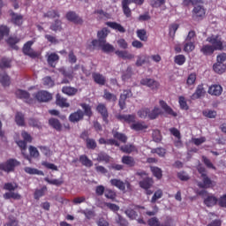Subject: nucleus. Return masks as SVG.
<instances>
[{
  "instance_id": "obj_7",
  "label": "nucleus",
  "mask_w": 226,
  "mask_h": 226,
  "mask_svg": "<svg viewBox=\"0 0 226 226\" xmlns=\"http://www.w3.org/2000/svg\"><path fill=\"white\" fill-rule=\"evenodd\" d=\"M192 13L193 20H202L206 17V9L202 5H196Z\"/></svg>"
},
{
  "instance_id": "obj_13",
  "label": "nucleus",
  "mask_w": 226,
  "mask_h": 226,
  "mask_svg": "<svg viewBox=\"0 0 226 226\" xmlns=\"http://www.w3.org/2000/svg\"><path fill=\"white\" fill-rule=\"evenodd\" d=\"M207 93L211 94V96H221L222 93H223V87L220 85H211L208 87Z\"/></svg>"
},
{
  "instance_id": "obj_2",
  "label": "nucleus",
  "mask_w": 226,
  "mask_h": 226,
  "mask_svg": "<svg viewBox=\"0 0 226 226\" xmlns=\"http://www.w3.org/2000/svg\"><path fill=\"white\" fill-rule=\"evenodd\" d=\"M17 188H19L17 184L5 183L4 185V190H6L8 192L4 194V199H5V200L10 199H13L14 200H20V199H22V195H20L19 192H14Z\"/></svg>"
},
{
  "instance_id": "obj_38",
  "label": "nucleus",
  "mask_w": 226,
  "mask_h": 226,
  "mask_svg": "<svg viewBox=\"0 0 226 226\" xmlns=\"http://www.w3.org/2000/svg\"><path fill=\"white\" fill-rule=\"evenodd\" d=\"M150 170L153 176L156 177V179H162V177H163V171L162 170V169L156 166H151Z\"/></svg>"
},
{
  "instance_id": "obj_9",
  "label": "nucleus",
  "mask_w": 226,
  "mask_h": 226,
  "mask_svg": "<svg viewBox=\"0 0 226 226\" xmlns=\"http://www.w3.org/2000/svg\"><path fill=\"white\" fill-rule=\"evenodd\" d=\"M139 209H145V207L140 206H135L133 208L128 207L124 211V214L128 218H130V220H137V218L139 217V214H137V211H139Z\"/></svg>"
},
{
  "instance_id": "obj_36",
  "label": "nucleus",
  "mask_w": 226,
  "mask_h": 226,
  "mask_svg": "<svg viewBox=\"0 0 226 226\" xmlns=\"http://www.w3.org/2000/svg\"><path fill=\"white\" fill-rule=\"evenodd\" d=\"M116 56L118 57H121L122 59H133L135 57L132 54H130L126 50H116L115 51Z\"/></svg>"
},
{
  "instance_id": "obj_17",
  "label": "nucleus",
  "mask_w": 226,
  "mask_h": 226,
  "mask_svg": "<svg viewBox=\"0 0 226 226\" xmlns=\"http://www.w3.org/2000/svg\"><path fill=\"white\" fill-rule=\"evenodd\" d=\"M159 105L162 107V109H164L166 114H169L170 116H173V117H177V113H176L174 109H172V108H170V106H169V104H167L165 101L161 100L159 102Z\"/></svg>"
},
{
  "instance_id": "obj_54",
  "label": "nucleus",
  "mask_w": 226,
  "mask_h": 226,
  "mask_svg": "<svg viewBox=\"0 0 226 226\" xmlns=\"http://www.w3.org/2000/svg\"><path fill=\"white\" fill-rule=\"evenodd\" d=\"M11 22L16 26H20L22 24V15H17L15 12L11 13Z\"/></svg>"
},
{
  "instance_id": "obj_42",
  "label": "nucleus",
  "mask_w": 226,
  "mask_h": 226,
  "mask_svg": "<svg viewBox=\"0 0 226 226\" xmlns=\"http://www.w3.org/2000/svg\"><path fill=\"white\" fill-rule=\"evenodd\" d=\"M44 19H59L61 15L59 14V11L56 10H50L48 11L43 14Z\"/></svg>"
},
{
  "instance_id": "obj_51",
  "label": "nucleus",
  "mask_w": 226,
  "mask_h": 226,
  "mask_svg": "<svg viewBox=\"0 0 226 226\" xmlns=\"http://www.w3.org/2000/svg\"><path fill=\"white\" fill-rule=\"evenodd\" d=\"M152 154H158V156H161V158H163L165 154H167V150L163 147H156L151 149Z\"/></svg>"
},
{
  "instance_id": "obj_60",
  "label": "nucleus",
  "mask_w": 226,
  "mask_h": 226,
  "mask_svg": "<svg viewBox=\"0 0 226 226\" xmlns=\"http://www.w3.org/2000/svg\"><path fill=\"white\" fill-rule=\"evenodd\" d=\"M178 103L182 110H188V109H190V107H188V102H186V99L185 98V96H179Z\"/></svg>"
},
{
  "instance_id": "obj_48",
  "label": "nucleus",
  "mask_w": 226,
  "mask_h": 226,
  "mask_svg": "<svg viewBox=\"0 0 226 226\" xmlns=\"http://www.w3.org/2000/svg\"><path fill=\"white\" fill-rule=\"evenodd\" d=\"M97 162H105V163H109L110 155H108L105 152H101L97 155Z\"/></svg>"
},
{
  "instance_id": "obj_15",
  "label": "nucleus",
  "mask_w": 226,
  "mask_h": 226,
  "mask_svg": "<svg viewBox=\"0 0 226 226\" xmlns=\"http://www.w3.org/2000/svg\"><path fill=\"white\" fill-rule=\"evenodd\" d=\"M153 185H154V180H153V177H147L139 182V185L143 190H149V188H151Z\"/></svg>"
},
{
  "instance_id": "obj_6",
  "label": "nucleus",
  "mask_w": 226,
  "mask_h": 226,
  "mask_svg": "<svg viewBox=\"0 0 226 226\" xmlns=\"http://www.w3.org/2000/svg\"><path fill=\"white\" fill-rule=\"evenodd\" d=\"M33 45H34V41H26L22 48V52L25 56H28L29 57H38V53L32 49Z\"/></svg>"
},
{
  "instance_id": "obj_24",
  "label": "nucleus",
  "mask_w": 226,
  "mask_h": 226,
  "mask_svg": "<svg viewBox=\"0 0 226 226\" xmlns=\"http://www.w3.org/2000/svg\"><path fill=\"white\" fill-rule=\"evenodd\" d=\"M117 119H118V121H122L124 123H128L129 124L131 123H135V115H117L116 116Z\"/></svg>"
},
{
  "instance_id": "obj_30",
  "label": "nucleus",
  "mask_w": 226,
  "mask_h": 226,
  "mask_svg": "<svg viewBox=\"0 0 226 226\" xmlns=\"http://www.w3.org/2000/svg\"><path fill=\"white\" fill-rule=\"evenodd\" d=\"M215 48L209 44H205L200 49V52H202L203 56H213V54H215Z\"/></svg>"
},
{
  "instance_id": "obj_28",
  "label": "nucleus",
  "mask_w": 226,
  "mask_h": 226,
  "mask_svg": "<svg viewBox=\"0 0 226 226\" xmlns=\"http://www.w3.org/2000/svg\"><path fill=\"white\" fill-rule=\"evenodd\" d=\"M106 25L108 27L115 29V31H118L119 33H126V29H124V27L119 23L109 21Z\"/></svg>"
},
{
  "instance_id": "obj_55",
  "label": "nucleus",
  "mask_w": 226,
  "mask_h": 226,
  "mask_svg": "<svg viewBox=\"0 0 226 226\" xmlns=\"http://www.w3.org/2000/svg\"><path fill=\"white\" fill-rule=\"evenodd\" d=\"M4 36H10V27L7 26H0V40H3Z\"/></svg>"
},
{
  "instance_id": "obj_11",
  "label": "nucleus",
  "mask_w": 226,
  "mask_h": 226,
  "mask_svg": "<svg viewBox=\"0 0 226 226\" xmlns=\"http://www.w3.org/2000/svg\"><path fill=\"white\" fill-rule=\"evenodd\" d=\"M66 19L69 20V22H73L74 24H79L82 25L84 24V20L82 18L79 17L77 13L73 11H70L66 13Z\"/></svg>"
},
{
  "instance_id": "obj_32",
  "label": "nucleus",
  "mask_w": 226,
  "mask_h": 226,
  "mask_svg": "<svg viewBox=\"0 0 226 226\" xmlns=\"http://www.w3.org/2000/svg\"><path fill=\"white\" fill-rule=\"evenodd\" d=\"M120 151L122 153H125L126 154H132V153H135L137 151V147L134 145H124L120 147Z\"/></svg>"
},
{
  "instance_id": "obj_10",
  "label": "nucleus",
  "mask_w": 226,
  "mask_h": 226,
  "mask_svg": "<svg viewBox=\"0 0 226 226\" xmlns=\"http://www.w3.org/2000/svg\"><path fill=\"white\" fill-rule=\"evenodd\" d=\"M140 85L147 86V87H150L152 90L158 89V87H160V83H158V81L149 78L142 79L140 80Z\"/></svg>"
},
{
  "instance_id": "obj_27",
  "label": "nucleus",
  "mask_w": 226,
  "mask_h": 226,
  "mask_svg": "<svg viewBox=\"0 0 226 226\" xmlns=\"http://www.w3.org/2000/svg\"><path fill=\"white\" fill-rule=\"evenodd\" d=\"M147 128L146 122H134L131 125V130H134V132H142V130H147Z\"/></svg>"
},
{
  "instance_id": "obj_19",
  "label": "nucleus",
  "mask_w": 226,
  "mask_h": 226,
  "mask_svg": "<svg viewBox=\"0 0 226 226\" xmlns=\"http://www.w3.org/2000/svg\"><path fill=\"white\" fill-rule=\"evenodd\" d=\"M56 103L58 107H60L61 109L70 108V104L68 103V100L66 98L61 96V94H56Z\"/></svg>"
},
{
  "instance_id": "obj_31",
  "label": "nucleus",
  "mask_w": 226,
  "mask_h": 226,
  "mask_svg": "<svg viewBox=\"0 0 226 226\" xmlns=\"http://www.w3.org/2000/svg\"><path fill=\"white\" fill-rule=\"evenodd\" d=\"M0 83L4 87L10 86V76L4 71L0 72Z\"/></svg>"
},
{
  "instance_id": "obj_23",
  "label": "nucleus",
  "mask_w": 226,
  "mask_h": 226,
  "mask_svg": "<svg viewBox=\"0 0 226 226\" xmlns=\"http://www.w3.org/2000/svg\"><path fill=\"white\" fill-rule=\"evenodd\" d=\"M204 204L207 207H213V206L218 204V198L215 195H207V198L204 199Z\"/></svg>"
},
{
  "instance_id": "obj_37",
  "label": "nucleus",
  "mask_w": 226,
  "mask_h": 226,
  "mask_svg": "<svg viewBox=\"0 0 226 226\" xmlns=\"http://www.w3.org/2000/svg\"><path fill=\"white\" fill-rule=\"evenodd\" d=\"M112 135L114 139H117V140H119L120 142H123V144H126L128 141V137H126V134L119 132H113Z\"/></svg>"
},
{
  "instance_id": "obj_59",
  "label": "nucleus",
  "mask_w": 226,
  "mask_h": 226,
  "mask_svg": "<svg viewBox=\"0 0 226 226\" xmlns=\"http://www.w3.org/2000/svg\"><path fill=\"white\" fill-rule=\"evenodd\" d=\"M179 29V24L177 23H173L169 27V33H170V36H171L172 38H174V36H176V33L177 31Z\"/></svg>"
},
{
  "instance_id": "obj_57",
  "label": "nucleus",
  "mask_w": 226,
  "mask_h": 226,
  "mask_svg": "<svg viewBox=\"0 0 226 226\" xmlns=\"http://www.w3.org/2000/svg\"><path fill=\"white\" fill-rule=\"evenodd\" d=\"M201 160L207 169L216 170V167L213 164V162H211V160H209V158H207L206 155H202Z\"/></svg>"
},
{
  "instance_id": "obj_21",
  "label": "nucleus",
  "mask_w": 226,
  "mask_h": 226,
  "mask_svg": "<svg viewBox=\"0 0 226 226\" xmlns=\"http://www.w3.org/2000/svg\"><path fill=\"white\" fill-rule=\"evenodd\" d=\"M111 186H115L116 188H118L121 192H124L126 190V184L123 182L121 179L113 178L109 181Z\"/></svg>"
},
{
  "instance_id": "obj_49",
  "label": "nucleus",
  "mask_w": 226,
  "mask_h": 226,
  "mask_svg": "<svg viewBox=\"0 0 226 226\" xmlns=\"http://www.w3.org/2000/svg\"><path fill=\"white\" fill-rule=\"evenodd\" d=\"M17 98H19L20 100H29L30 98V94H28L27 91H24V90H17L15 93Z\"/></svg>"
},
{
  "instance_id": "obj_43",
  "label": "nucleus",
  "mask_w": 226,
  "mask_h": 226,
  "mask_svg": "<svg viewBox=\"0 0 226 226\" xmlns=\"http://www.w3.org/2000/svg\"><path fill=\"white\" fill-rule=\"evenodd\" d=\"M20 41V39L17 37H9L7 39V43L10 45L11 49H14V50H19V46H17V43Z\"/></svg>"
},
{
  "instance_id": "obj_52",
  "label": "nucleus",
  "mask_w": 226,
  "mask_h": 226,
  "mask_svg": "<svg viewBox=\"0 0 226 226\" xmlns=\"http://www.w3.org/2000/svg\"><path fill=\"white\" fill-rule=\"evenodd\" d=\"M58 72L65 78L69 79V80H73V72L66 71L64 68L58 69Z\"/></svg>"
},
{
  "instance_id": "obj_33",
  "label": "nucleus",
  "mask_w": 226,
  "mask_h": 226,
  "mask_svg": "<svg viewBox=\"0 0 226 226\" xmlns=\"http://www.w3.org/2000/svg\"><path fill=\"white\" fill-rule=\"evenodd\" d=\"M193 50H195V41H185L184 42V52L190 54V52H193Z\"/></svg>"
},
{
  "instance_id": "obj_56",
  "label": "nucleus",
  "mask_w": 226,
  "mask_h": 226,
  "mask_svg": "<svg viewBox=\"0 0 226 226\" xmlns=\"http://www.w3.org/2000/svg\"><path fill=\"white\" fill-rule=\"evenodd\" d=\"M15 121L18 126H24V124H26L24 120V114H22V112L16 113Z\"/></svg>"
},
{
  "instance_id": "obj_44",
  "label": "nucleus",
  "mask_w": 226,
  "mask_h": 226,
  "mask_svg": "<svg viewBox=\"0 0 226 226\" xmlns=\"http://www.w3.org/2000/svg\"><path fill=\"white\" fill-rule=\"evenodd\" d=\"M213 69H214V72H215V73H218L219 75H222V73H225L226 64H214Z\"/></svg>"
},
{
  "instance_id": "obj_53",
  "label": "nucleus",
  "mask_w": 226,
  "mask_h": 226,
  "mask_svg": "<svg viewBox=\"0 0 226 226\" xmlns=\"http://www.w3.org/2000/svg\"><path fill=\"white\" fill-rule=\"evenodd\" d=\"M174 63L178 66H183L186 63V56L185 55H177L174 57Z\"/></svg>"
},
{
  "instance_id": "obj_14",
  "label": "nucleus",
  "mask_w": 226,
  "mask_h": 226,
  "mask_svg": "<svg viewBox=\"0 0 226 226\" xmlns=\"http://www.w3.org/2000/svg\"><path fill=\"white\" fill-rule=\"evenodd\" d=\"M133 3V0H122V10L125 17L130 19L132 17V10L130 9V4Z\"/></svg>"
},
{
  "instance_id": "obj_40",
  "label": "nucleus",
  "mask_w": 226,
  "mask_h": 226,
  "mask_svg": "<svg viewBox=\"0 0 226 226\" xmlns=\"http://www.w3.org/2000/svg\"><path fill=\"white\" fill-rule=\"evenodd\" d=\"M63 22L59 19H56L54 23L51 24L49 26V29L51 31H55V33H57V31H63Z\"/></svg>"
},
{
  "instance_id": "obj_5",
  "label": "nucleus",
  "mask_w": 226,
  "mask_h": 226,
  "mask_svg": "<svg viewBox=\"0 0 226 226\" xmlns=\"http://www.w3.org/2000/svg\"><path fill=\"white\" fill-rule=\"evenodd\" d=\"M207 41H208L215 50H223V41H222L220 35H211L207 38Z\"/></svg>"
},
{
  "instance_id": "obj_61",
  "label": "nucleus",
  "mask_w": 226,
  "mask_h": 226,
  "mask_svg": "<svg viewBox=\"0 0 226 226\" xmlns=\"http://www.w3.org/2000/svg\"><path fill=\"white\" fill-rule=\"evenodd\" d=\"M116 222L120 226H128V221L119 214H117Z\"/></svg>"
},
{
  "instance_id": "obj_58",
  "label": "nucleus",
  "mask_w": 226,
  "mask_h": 226,
  "mask_svg": "<svg viewBox=\"0 0 226 226\" xmlns=\"http://www.w3.org/2000/svg\"><path fill=\"white\" fill-rule=\"evenodd\" d=\"M104 196L106 197V199H109L110 200H116V197H117V194L116 193V192L112 191V189H106Z\"/></svg>"
},
{
  "instance_id": "obj_46",
  "label": "nucleus",
  "mask_w": 226,
  "mask_h": 226,
  "mask_svg": "<svg viewBox=\"0 0 226 226\" xmlns=\"http://www.w3.org/2000/svg\"><path fill=\"white\" fill-rule=\"evenodd\" d=\"M44 181H46V183H48L49 185H53L54 186H61V185L64 184V180H63V178L49 179V177H45Z\"/></svg>"
},
{
  "instance_id": "obj_50",
  "label": "nucleus",
  "mask_w": 226,
  "mask_h": 226,
  "mask_svg": "<svg viewBox=\"0 0 226 226\" xmlns=\"http://www.w3.org/2000/svg\"><path fill=\"white\" fill-rule=\"evenodd\" d=\"M103 98L107 102H117V96H116V94L109 92L107 89L104 90Z\"/></svg>"
},
{
  "instance_id": "obj_39",
  "label": "nucleus",
  "mask_w": 226,
  "mask_h": 226,
  "mask_svg": "<svg viewBox=\"0 0 226 226\" xmlns=\"http://www.w3.org/2000/svg\"><path fill=\"white\" fill-rule=\"evenodd\" d=\"M79 162L84 167H93V161H91V159H89V157H87L86 154L79 156Z\"/></svg>"
},
{
  "instance_id": "obj_41",
  "label": "nucleus",
  "mask_w": 226,
  "mask_h": 226,
  "mask_svg": "<svg viewBox=\"0 0 226 226\" xmlns=\"http://www.w3.org/2000/svg\"><path fill=\"white\" fill-rule=\"evenodd\" d=\"M24 170L26 174L36 175V176H45V173H43V171L41 170H39L38 169L26 167Z\"/></svg>"
},
{
  "instance_id": "obj_18",
  "label": "nucleus",
  "mask_w": 226,
  "mask_h": 226,
  "mask_svg": "<svg viewBox=\"0 0 226 226\" xmlns=\"http://www.w3.org/2000/svg\"><path fill=\"white\" fill-rule=\"evenodd\" d=\"M47 61L48 64L51 66V68H56V65L59 62V55H57V53H50L48 56Z\"/></svg>"
},
{
  "instance_id": "obj_34",
  "label": "nucleus",
  "mask_w": 226,
  "mask_h": 226,
  "mask_svg": "<svg viewBox=\"0 0 226 226\" xmlns=\"http://www.w3.org/2000/svg\"><path fill=\"white\" fill-rule=\"evenodd\" d=\"M124 165H127V167H133L135 165V159L130 155H124L121 160Z\"/></svg>"
},
{
  "instance_id": "obj_22",
  "label": "nucleus",
  "mask_w": 226,
  "mask_h": 226,
  "mask_svg": "<svg viewBox=\"0 0 226 226\" xmlns=\"http://www.w3.org/2000/svg\"><path fill=\"white\" fill-rule=\"evenodd\" d=\"M92 78L94 79V82H95V84H98L99 86H105V82H107L105 76L100 74L99 72H94L92 74Z\"/></svg>"
},
{
  "instance_id": "obj_35",
  "label": "nucleus",
  "mask_w": 226,
  "mask_h": 226,
  "mask_svg": "<svg viewBox=\"0 0 226 226\" xmlns=\"http://www.w3.org/2000/svg\"><path fill=\"white\" fill-rule=\"evenodd\" d=\"M162 114V109L158 107H154L152 110L149 109L148 119H156Z\"/></svg>"
},
{
  "instance_id": "obj_25",
  "label": "nucleus",
  "mask_w": 226,
  "mask_h": 226,
  "mask_svg": "<svg viewBox=\"0 0 226 226\" xmlns=\"http://www.w3.org/2000/svg\"><path fill=\"white\" fill-rule=\"evenodd\" d=\"M62 93L67 96H75L79 93V89L70 86H64L62 87Z\"/></svg>"
},
{
  "instance_id": "obj_8",
  "label": "nucleus",
  "mask_w": 226,
  "mask_h": 226,
  "mask_svg": "<svg viewBox=\"0 0 226 226\" xmlns=\"http://www.w3.org/2000/svg\"><path fill=\"white\" fill-rule=\"evenodd\" d=\"M35 98L40 102L46 103L47 102H50V100H52V94L45 90H41L35 94Z\"/></svg>"
},
{
  "instance_id": "obj_26",
  "label": "nucleus",
  "mask_w": 226,
  "mask_h": 226,
  "mask_svg": "<svg viewBox=\"0 0 226 226\" xmlns=\"http://www.w3.org/2000/svg\"><path fill=\"white\" fill-rule=\"evenodd\" d=\"M202 177V183H199L198 186L199 188H211L213 186V180L207 177V175H205Z\"/></svg>"
},
{
  "instance_id": "obj_12",
  "label": "nucleus",
  "mask_w": 226,
  "mask_h": 226,
  "mask_svg": "<svg viewBox=\"0 0 226 226\" xmlns=\"http://www.w3.org/2000/svg\"><path fill=\"white\" fill-rule=\"evenodd\" d=\"M96 110L101 114L102 121H104V123H109V110L107 109V106L103 103H99Z\"/></svg>"
},
{
  "instance_id": "obj_4",
  "label": "nucleus",
  "mask_w": 226,
  "mask_h": 226,
  "mask_svg": "<svg viewBox=\"0 0 226 226\" xmlns=\"http://www.w3.org/2000/svg\"><path fill=\"white\" fill-rule=\"evenodd\" d=\"M107 36H109V30L107 28H102L97 32V38L92 41V46L94 49H98V45L101 43H106Z\"/></svg>"
},
{
  "instance_id": "obj_3",
  "label": "nucleus",
  "mask_w": 226,
  "mask_h": 226,
  "mask_svg": "<svg viewBox=\"0 0 226 226\" xmlns=\"http://www.w3.org/2000/svg\"><path fill=\"white\" fill-rule=\"evenodd\" d=\"M19 165L20 162L17 159H8L5 162L0 163V174H3V171L10 174V172L15 170V167H19Z\"/></svg>"
},
{
  "instance_id": "obj_1",
  "label": "nucleus",
  "mask_w": 226,
  "mask_h": 226,
  "mask_svg": "<svg viewBox=\"0 0 226 226\" xmlns=\"http://www.w3.org/2000/svg\"><path fill=\"white\" fill-rule=\"evenodd\" d=\"M79 107L83 109V111L79 109L77 111L71 113L69 116L70 123H79V121H84V116H87V117H91L93 116L91 105L87 103H80Z\"/></svg>"
},
{
  "instance_id": "obj_20",
  "label": "nucleus",
  "mask_w": 226,
  "mask_h": 226,
  "mask_svg": "<svg viewBox=\"0 0 226 226\" xmlns=\"http://www.w3.org/2000/svg\"><path fill=\"white\" fill-rule=\"evenodd\" d=\"M97 49H101L104 54H110V52H114V50H116V48H114V46L109 42L98 44Z\"/></svg>"
},
{
  "instance_id": "obj_63",
  "label": "nucleus",
  "mask_w": 226,
  "mask_h": 226,
  "mask_svg": "<svg viewBox=\"0 0 226 226\" xmlns=\"http://www.w3.org/2000/svg\"><path fill=\"white\" fill-rule=\"evenodd\" d=\"M165 3V0H151L150 5L152 6V8H161V6H163Z\"/></svg>"
},
{
  "instance_id": "obj_29",
  "label": "nucleus",
  "mask_w": 226,
  "mask_h": 226,
  "mask_svg": "<svg viewBox=\"0 0 226 226\" xmlns=\"http://www.w3.org/2000/svg\"><path fill=\"white\" fill-rule=\"evenodd\" d=\"M49 124L52 126L56 132H61L63 130V125L61 124V122L57 118H49Z\"/></svg>"
},
{
  "instance_id": "obj_62",
  "label": "nucleus",
  "mask_w": 226,
  "mask_h": 226,
  "mask_svg": "<svg viewBox=\"0 0 226 226\" xmlns=\"http://www.w3.org/2000/svg\"><path fill=\"white\" fill-rule=\"evenodd\" d=\"M43 86L47 87H54L55 83L50 76H46L42 79Z\"/></svg>"
},
{
  "instance_id": "obj_47",
  "label": "nucleus",
  "mask_w": 226,
  "mask_h": 226,
  "mask_svg": "<svg viewBox=\"0 0 226 226\" xmlns=\"http://www.w3.org/2000/svg\"><path fill=\"white\" fill-rule=\"evenodd\" d=\"M137 37L141 41H147V31L146 29H138L136 31Z\"/></svg>"
},
{
  "instance_id": "obj_16",
  "label": "nucleus",
  "mask_w": 226,
  "mask_h": 226,
  "mask_svg": "<svg viewBox=\"0 0 226 226\" xmlns=\"http://www.w3.org/2000/svg\"><path fill=\"white\" fill-rule=\"evenodd\" d=\"M206 95V90L204 89V85H198L195 92L192 94L191 99L199 100L201 96Z\"/></svg>"
},
{
  "instance_id": "obj_64",
  "label": "nucleus",
  "mask_w": 226,
  "mask_h": 226,
  "mask_svg": "<svg viewBox=\"0 0 226 226\" xmlns=\"http://www.w3.org/2000/svg\"><path fill=\"white\" fill-rule=\"evenodd\" d=\"M132 67L129 66L127 67L125 72L123 73L122 75V80H128L130 79H132Z\"/></svg>"
},
{
  "instance_id": "obj_45",
  "label": "nucleus",
  "mask_w": 226,
  "mask_h": 226,
  "mask_svg": "<svg viewBox=\"0 0 226 226\" xmlns=\"http://www.w3.org/2000/svg\"><path fill=\"white\" fill-rule=\"evenodd\" d=\"M45 192H47V186L45 185L42 186L41 189H36L34 193L35 200H40V199H41V197L45 195Z\"/></svg>"
}]
</instances>
